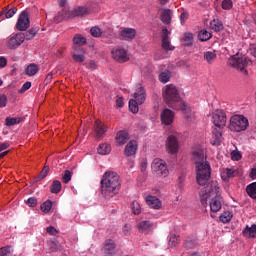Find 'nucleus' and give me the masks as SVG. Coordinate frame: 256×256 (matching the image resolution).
Listing matches in <instances>:
<instances>
[{
	"label": "nucleus",
	"instance_id": "1",
	"mask_svg": "<svg viewBox=\"0 0 256 256\" xmlns=\"http://www.w3.org/2000/svg\"><path fill=\"white\" fill-rule=\"evenodd\" d=\"M192 160L196 169V181L198 185L204 187L200 192V200L203 205H207L209 201L210 210L212 213L221 211V188L219 182L211 181V165L207 162L205 151L201 148H196L192 153ZM206 185V187H205Z\"/></svg>",
	"mask_w": 256,
	"mask_h": 256
},
{
	"label": "nucleus",
	"instance_id": "2",
	"mask_svg": "<svg viewBox=\"0 0 256 256\" xmlns=\"http://www.w3.org/2000/svg\"><path fill=\"white\" fill-rule=\"evenodd\" d=\"M162 97L167 105L174 111H183L184 117L188 123L195 121V113L191 111V107L179 96V90L173 84L164 86L162 89Z\"/></svg>",
	"mask_w": 256,
	"mask_h": 256
},
{
	"label": "nucleus",
	"instance_id": "3",
	"mask_svg": "<svg viewBox=\"0 0 256 256\" xmlns=\"http://www.w3.org/2000/svg\"><path fill=\"white\" fill-rule=\"evenodd\" d=\"M101 194L105 199H112L121 191V176L113 171L105 172L101 179Z\"/></svg>",
	"mask_w": 256,
	"mask_h": 256
},
{
	"label": "nucleus",
	"instance_id": "4",
	"mask_svg": "<svg viewBox=\"0 0 256 256\" xmlns=\"http://www.w3.org/2000/svg\"><path fill=\"white\" fill-rule=\"evenodd\" d=\"M132 97L133 98L129 101V111H131V113H139V105H143L147 99V92L145 91V88H143V85H136Z\"/></svg>",
	"mask_w": 256,
	"mask_h": 256
},
{
	"label": "nucleus",
	"instance_id": "5",
	"mask_svg": "<svg viewBox=\"0 0 256 256\" xmlns=\"http://www.w3.org/2000/svg\"><path fill=\"white\" fill-rule=\"evenodd\" d=\"M229 65L237 71H240L242 75H248L247 67L253 65V62L247 58L245 55L236 54L229 58L228 60Z\"/></svg>",
	"mask_w": 256,
	"mask_h": 256
},
{
	"label": "nucleus",
	"instance_id": "6",
	"mask_svg": "<svg viewBox=\"0 0 256 256\" xmlns=\"http://www.w3.org/2000/svg\"><path fill=\"white\" fill-rule=\"evenodd\" d=\"M249 128V119L241 114H235L231 116L229 122V129L234 133H241L247 131Z\"/></svg>",
	"mask_w": 256,
	"mask_h": 256
},
{
	"label": "nucleus",
	"instance_id": "7",
	"mask_svg": "<svg viewBox=\"0 0 256 256\" xmlns=\"http://www.w3.org/2000/svg\"><path fill=\"white\" fill-rule=\"evenodd\" d=\"M89 13H91V7L78 6L72 10L71 15H69L67 11L63 10L62 14L54 18V21L56 23H61V21H63V19H67V17H85V15H89Z\"/></svg>",
	"mask_w": 256,
	"mask_h": 256
},
{
	"label": "nucleus",
	"instance_id": "8",
	"mask_svg": "<svg viewBox=\"0 0 256 256\" xmlns=\"http://www.w3.org/2000/svg\"><path fill=\"white\" fill-rule=\"evenodd\" d=\"M28 33L32 36H25L24 33H17L10 36L6 42L8 49H17V47H21V44L25 42V39H33V37H35V33H33V30H29Z\"/></svg>",
	"mask_w": 256,
	"mask_h": 256
},
{
	"label": "nucleus",
	"instance_id": "9",
	"mask_svg": "<svg viewBox=\"0 0 256 256\" xmlns=\"http://www.w3.org/2000/svg\"><path fill=\"white\" fill-rule=\"evenodd\" d=\"M151 167L157 177H169V168H167V163L163 159L155 158Z\"/></svg>",
	"mask_w": 256,
	"mask_h": 256
},
{
	"label": "nucleus",
	"instance_id": "10",
	"mask_svg": "<svg viewBox=\"0 0 256 256\" xmlns=\"http://www.w3.org/2000/svg\"><path fill=\"white\" fill-rule=\"evenodd\" d=\"M211 121L217 129H223L227 125V115L223 110H215L211 113Z\"/></svg>",
	"mask_w": 256,
	"mask_h": 256
},
{
	"label": "nucleus",
	"instance_id": "11",
	"mask_svg": "<svg viewBox=\"0 0 256 256\" xmlns=\"http://www.w3.org/2000/svg\"><path fill=\"white\" fill-rule=\"evenodd\" d=\"M112 59L118 63H127L129 61V54L124 48H113L111 51Z\"/></svg>",
	"mask_w": 256,
	"mask_h": 256
},
{
	"label": "nucleus",
	"instance_id": "12",
	"mask_svg": "<svg viewBox=\"0 0 256 256\" xmlns=\"http://www.w3.org/2000/svg\"><path fill=\"white\" fill-rule=\"evenodd\" d=\"M30 25L31 21L29 20V13H27V11L21 12L16 23V29L18 31H27Z\"/></svg>",
	"mask_w": 256,
	"mask_h": 256
},
{
	"label": "nucleus",
	"instance_id": "13",
	"mask_svg": "<svg viewBox=\"0 0 256 256\" xmlns=\"http://www.w3.org/2000/svg\"><path fill=\"white\" fill-rule=\"evenodd\" d=\"M166 151L169 155H176L179 153V140L174 135L168 136L166 139Z\"/></svg>",
	"mask_w": 256,
	"mask_h": 256
},
{
	"label": "nucleus",
	"instance_id": "14",
	"mask_svg": "<svg viewBox=\"0 0 256 256\" xmlns=\"http://www.w3.org/2000/svg\"><path fill=\"white\" fill-rule=\"evenodd\" d=\"M107 125L103 123L101 120H96L94 123V134L96 139H103L105 134L107 133Z\"/></svg>",
	"mask_w": 256,
	"mask_h": 256
},
{
	"label": "nucleus",
	"instance_id": "15",
	"mask_svg": "<svg viewBox=\"0 0 256 256\" xmlns=\"http://www.w3.org/2000/svg\"><path fill=\"white\" fill-rule=\"evenodd\" d=\"M160 120L162 125H172L173 121H175V113L166 108L161 112Z\"/></svg>",
	"mask_w": 256,
	"mask_h": 256
},
{
	"label": "nucleus",
	"instance_id": "16",
	"mask_svg": "<svg viewBox=\"0 0 256 256\" xmlns=\"http://www.w3.org/2000/svg\"><path fill=\"white\" fill-rule=\"evenodd\" d=\"M136 227L140 233L149 235V233L155 229V224H153L151 221L144 220L139 222Z\"/></svg>",
	"mask_w": 256,
	"mask_h": 256
},
{
	"label": "nucleus",
	"instance_id": "17",
	"mask_svg": "<svg viewBox=\"0 0 256 256\" xmlns=\"http://www.w3.org/2000/svg\"><path fill=\"white\" fill-rule=\"evenodd\" d=\"M169 35H171V32L167 30V28L162 29V49L164 51H173L175 47L171 45V40L169 39Z\"/></svg>",
	"mask_w": 256,
	"mask_h": 256
},
{
	"label": "nucleus",
	"instance_id": "18",
	"mask_svg": "<svg viewBox=\"0 0 256 256\" xmlns=\"http://www.w3.org/2000/svg\"><path fill=\"white\" fill-rule=\"evenodd\" d=\"M136 35L137 30H135V28H123L120 31L119 37L122 41H132V39H135Z\"/></svg>",
	"mask_w": 256,
	"mask_h": 256
},
{
	"label": "nucleus",
	"instance_id": "19",
	"mask_svg": "<svg viewBox=\"0 0 256 256\" xmlns=\"http://www.w3.org/2000/svg\"><path fill=\"white\" fill-rule=\"evenodd\" d=\"M72 59L76 63H83V61H85V49L79 46H74L72 51Z\"/></svg>",
	"mask_w": 256,
	"mask_h": 256
},
{
	"label": "nucleus",
	"instance_id": "20",
	"mask_svg": "<svg viewBox=\"0 0 256 256\" xmlns=\"http://www.w3.org/2000/svg\"><path fill=\"white\" fill-rule=\"evenodd\" d=\"M137 141L131 140L124 149V155L126 157H133V155H136L137 149H138Z\"/></svg>",
	"mask_w": 256,
	"mask_h": 256
},
{
	"label": "nucleus",
	"instance_id": "21",
	"mask_svg": "<svg viewBox=\"0 0 256 256\" xmlns=\"http://www.w3.org/2000/svg\"><path fill=\"white\" fill-rule=\"evenodd\" d=\"M128 139H129V133H127V131L125 130H120L119 132H117L115 136V144L118 147H121L125 145V143H127Z\"/></svg>",
	"mask_w": 256,
	"mask_h": 256
},
{
	"label": "nucleus",
	"instance_id": "22",
	"mask_svg": "<svg viewBox=\"0 0 256 256\" xmlns=\"http://www.w3.org/2000/svg\"><path fill=\"white\" fill-rule=\"evenodd\" d=\"M104 256H113L115 254V242L113 240H107L102 249Z\"/></svg>",
	"mask_w": 256,
	"mask_h": 256
},
{
	"label": "nucleus",
	"instance_id": "23",
	"mask_svg": "<svg viewBox=\"0 0 256 256\" xmlns=\"http://www.w3.org/2000/svg\"><path fill=\"white\" fill-rule=\"evenodd\" d=\"M221 141H223V133L221 129L215 128L212 132L211 144L218 146L221 145Z\"/></svg>",
	"mask_w": 256,
	"mask_h": 256
},
{
	"label": "nucleus",
	"instance_id": "24",
	"mask_svg": "<svg viewBox=\"0 0 256 256\" xmlns=\"http://www.w3.org/2000/svg\"><path fill=\"white\" fill-rule=\"evenodd\" d=\"M145 201L148 207H151V209H161V200H159L157 197L147 196Z\"/></svg>",
	"mask_w": 256,
	"mask_h": 256
},
{
	"label": "nucleus",
	"instance_id": "25",
	"mask_svg": "<svg viewBox=\"0 0 256 256\" xmlns=\"http://www.w3.org/2000/svg\"><path fill=\"white\" fill-rule=\"evenodd\" d=\"M160 19L164 25H170L173 19V11L171 9H164L160 15Z\"/></svg>",
	"mask_w": 256,
	"mask_h": 256
},
{
	"label": "nucleus",
	"instance_id": "26",
	"mask_svg": "<svg viewBox=\"0 0 256 256\" xmlns=\"http://www.w3.org/2000/svg\"><path fill=\"white\" fill-rule=\"evenodd\" d=\"M244 237L247 239H255L256 238V224H252L251 226H246L243 230Z\"/></svg>",
	"mask_w": 256,
	"mask_h": 256
},
{
	"label": "nucleus",
	"instance_id": "27",
	"mask_svg": "<svg viewBox=\"0 0 256 256\" xmlns=\"http://www.w3.org/2000/svg\"><path fill=\"white\" fill-rule=\"evenodd\" d=\"M235 175H237V171L234 169L225 168L221 171V178L223 181H229V179H231V177H235Z\"/></svg>",
	"mask_w": 256,
	"mask_h": 256
},
{
	"label": "nucleus",
	"instance_id": "28",
	"mask_svg": "<svg viewBox=\"0 0 256 256\" xmlns=\"http://www.w3.org/2000/svg\"><path fill=\"white\" fill-rule=\"evenodd\" d=\"M210 29H212V31H215L216 33H219V31H223V22L218 18L212 20L210 22Z\"/></svg>",
	"mask_w": 256,
	"mask_h": 256
},
{
	"label": "nucleus",
	"instance_id": "29",
	"mask_svg": "<svg viewBox=\"0 0 256 256\" xmlns=\"http://www.w3.org/2000/svg\"><path fill=\"white\" fill-rule=\"evenodd\" d=\"M215 59H217V54L215 53V50L204 52V61H206L209 65L215 63Z\"/></svg>",
	"mask_w": 256,
	"mask_h": 256
},
{
	"label": "nucleus",
	"instance_id": "30",
	"mask_svg": "<svg viewBox=\"0 0 256 256\" xmlns=\"http://www.w3.org/2000/svg\"><path fill=\"white\" fill-rule=\"evenodd\" d=\"M99 155H109L111 153V145L107 143H102L97 149Z\"/></svg>",
	"mask_w": 256,
	"mask_h": 256
},
{
	"label": "nucleus",
	"instance_id": "31",
	"mask_svg": "<svg viewBox=\"0 0 256 256\" xmlns=\"http://www.w3.org/2000/svg\"><path fill=\"white\" fill-rule=\"evenodd\" d=\"M15 13H17V8H11L9 10L4 9L0 12V17H2V19H11Z\"/></svg>",
	"mask_w": 256,
	"mask_h": 256
},
{
	"label": "nucleus",
	"instance_id": "32",
	"mask_svg": "<svg viewBox=\"0 0 256 256\" xmlns=\"http://www.w3.org/2000/svg\"><path fill=\"white\" fill-rule=\"evenodd\" d=\"M39 72V66L36 64H29L25 70L26 75L29 77H33V75H37Z\"/></svg>",
	"mask_w": 256,
	"mask_h": 256
},
{
	"label": "nucleus",
	"instance_id": "33",
	"mask_svg": "<svg viewBox=\"0 0 256 256\" xmlns=\"http://www.w3.org/2000/svg\"><path fill=\"white\" fill-rule=\"evenodd\" d=\"M219 219L221 223H229L233 219V212L226 211L220 215Z\"/></svg>",
	"mask_w": 256,
	"mask_h": 256
},
{
	"label": "nucleus",
	"instance_id": "34",
	"mask_svg": "<svg viewBox=\"0 0 256 256\" xmlns=\"http://www.w3.org/2000/svg\"><path fill=\"white\" fill-rule=\"evenodd\" d=\"M181 243V238L175 234L170 235L168 245L169 247H177Z\"/></svg>",
	"mask_w": 256,
	"mask_h": 256
},
{
	"label": "nucleus",
	"instance_id": "35",
	"mask_svg": "<svg viewBox=\"0 0 256 256\" xmlns=\"http://www.w3.org/2000/svg\"><path fill=\"white\" fill-rule=\"evenodd\" d=\"M158 79L160 83H169L171 79V72L170 71L161 72L158 76Z\"/></svg>",
	"mask_w": 256,
	"mask_h": 256
},
{
	"label": "nucleus",
	"instance_id": "36",
	"mask_svg": "<svg viewBox=\"0 0 256 256\" xmlns=\"http://www.w3.org/2000/svg\"><path fill=\"white\" fill-rule=\"evenodd\" d=\"M61 182L59 180H54L52 185L50 186L51 193L58 194L61 193Z\"/></svg>",
	"mask_w": 256,
	"mask_h": 256
},
{
	"label": "nucleus",
	"instance_id": "37",
	"mask_svg": "<svg viewBox=\"0 0 256 256\" xmlns=\"http://www.w3.org/2000/svg\"><path fill=\"white\" fill-rule=\"evenodd\" d=\"M73 43L74 45H78V47H81V45H85V43H87V39L81 34H76L73 38Z\"/></svg>",
	"mask_w": 256,
	"mask_h": 256
},
{
	"label": "nucleus",
	"instance_id": "38",
	"mask_svg": "<svg viewBox=\"0 0 256 256\" xmlns=\"http://www.w3.org/2000/svg\"><path fill=\"white\" fill-rule=\"evenodd\" d=\"M246 191L249 197H251L252 199H256V182L248 185Z\"/></svg>",
	"mask_w": 256,
	"mask_h": 256
},
{
	"label": "nucleus",
	"instance_id": "39",
	"mask_svg": "<svg viewBox=\"0 0 256 256\" xmlns=\"http://www.w3.org/2000/svg\"><path fill=\"white\" fill-rule=\"evenodd\" d=\"M212 35L209 31L207 30H202L198 33V39L199 41H209L211 39Z\"/></svg>",
	"mask_w": 256,
	"mask_h": 256
},
{
	"label": "nucleus",
	"instance_id": "40",
	"mask_svg": "<svg viewBox=\"0 0 256 256\" xmlns=\"http://www.w3.org/2000/svg\"><path fill=\"white\" fill-rule=\"evenodd\" d=\"M197 245H199V242L197 241V239H187L184 242L185 249H195Z\"/></svg>",
	"mask_w": 256,
	"mask_h": 256
},
{
	"label": "nucleus",
	"instance_id": "41",
	"mask_svg": "<svg viewBox=\"0 0 256 256\" xmlns=\"http://www.w3.org/2000/svg\"><path fill=\"white\" fill-rule=\"evenodd\" d=\"M52 207H53V202H51V200H47L43 204H41L40 209L43 213H49Z\"/></svg>",
	"mask_w": 256,
	"mask_h": 256
},
{
	"label": "nucleus",
	"instance_id": "42",
	"mask_svg": "<svg viewBox=\"0 0 256 256\" xmlns=\"http://www.w3.org/2000/svg\"><path fill=\"white\" fill-rule=\"evenodd\" d=\"M183 42L185 47H191V45H193V34L191 33L184 34Z\"/></svg>",
	"mask_w": 256,
	"mask_h": 256
},
{
	"label": "nucleus",
	"instance_id": "43",
	"mask_svg": "<svg viewBox=\"0 0 256 256\" xmlns=\"http://www.w3.org/2000/svg\"><path fill=\"white\" fill-rule=\"evenodd\" d=\"M131 209L134 215H141V204H139L138 201H133L131 203Z\"/></svg>",
	"mask_w": 256,
	"mask_h": 256
},
{
	"label": "nucleus",
	"instance_id": "44",
	"mask_svg": "<svg viewBox=\"0 0 256 256\" xmlns=\"http://www.w3.org/2000/svg\"><path fill=\"white\" fill-rule=\"evenodd\" d=\"M21 123V118H12V117H7L5 120V125L8 127H11L13 125H17Z\"/></svg>",
	"mask_w": 256,
	"mask_h": 256
},
{
	"label": "nucleus",
	"instance_id": "45",
	"mask_svg": "<svg viewBox=\"0 0 256 256\" xmlns=\"http://www.w3.org/2000/svg\"><path fill=\"white\" fill-rule=\"evenodd\" d=\"M13 254V247L4 246L0 248V256H9Z\"/></svg>",
	"mask_w": 256,
	"mask_h": 256
},
{
	"label": "nucleus",
	"instance_id": "46",
	"mask_svg": "<svg viewBox=\"0 0 256 256\" xmlns=\"http://www.w3.org/2000/svg\"><path fill=\"white\" fill-rule=\"evenodd\" d=\"M90 33L92 35V37H96L99 38L103 35V30H101V28L94 26L90 29Z\"/></svg>",
	"mask_w": 256,
	"mask_h": 256
},
{
	"label": "nucleus",
	"instance_id": "47",
	"mask_svg": "<svg viewBox=\"0 0 256 256\" xmlns=\"http://www.w3.org/2000/svg\"><path fill=\"white\" fill-rule=\"evenodd\" d=\"M73 177V172L66 170L62 174V181L63 183H69L71 181V178Z\"/></svg>",
	"mask_w": 256,
	"mask_h": 256
},
{
	"label": "nucleus",
	"instance_id": "48",
	"mask_svg": "<svg viewBox=\"0 0 256 256\" xmlns=\"http://www.w3.org/2000/svg\"><path fill=\"white\" fill-rule=\"evenodd\" d=\"M221 7L225 11H229L230 9H233V0H223Z\"/></svg>",
	"mask_w": 256,
	"mask_h": 256
},
{
	"label": "nucleus",
	"instance_id": "49",
	"mask_svg": "<svg viewBox=\"0 0 256 256\" xmlns=\"http://www.w3.org/2000/svg\"><path fill=\"white\" fill-rule=\"evenodd\" d=\"M231 159L232 161H241L243 155L238 150H233L231 153Z\"/></svg>",
	"mask_w": 256,
	"mask_h": 256
},
{
	"label": "nucleus",
	"instance_id": "50",
	"mask_svg": "<svg viewBox=\"0 0 256 256\" xmlns=\"http://www.w3.org/2000/svg\"><path fill=\"white\" fill-rule=\"evenodd\" d=\"M47 175H49V167L48 166H44V168L42 169V171L39 174V179H45V177H47Z\"/></svg>",
	"mask_w": 256,
	"mask_h": 256
},
{
	"label": "nucleus",
	"instance_id": "51",
	"mask_svg": "<svg viewBox=\"0 0 256 256\" xmlns=\"http://www.w3.org/2000/svg\"><path fill=\"white\" fill-rule=\"evenodd\" d=\"M7 107V96L0 94V109Z\"/></svg>",
	"mask_w": 256,
	"mask_h": 256
},
{
	"label": "nucleus",
	"instance_id": "52",
	"mask_svg": "<svg viewBox=\"0 0 256 256\" xmlns=\"http://www.w3.org/2000/svg\"><path fill=\"white\" fill-rule=\"evenodd\" d=\"M122 233L126 236L130 235L131 234V225H129V224L124 225L122 228Z\"/></svg>",
	"mask_w": 256,
	"mask_h": 256
},
{
	"label": "nucleus",
	"instance_id": "53",
	"mask_svg": "<svg viewBox=\"0 0 256 256\" xmlns=\"http://www.w3.org/2000/svg\"><path fill=\"white\" fill-rule=\"evenodd\" d=\"M187 19H189V13L182 12L181 15H180L181 24L185 25V21H187Z\"/></svg>",
	"mask_w": 256,
	"mask_h": 256
},
{
	"label": "nucleus",
	"instance_id": "54",
	"mask_svg": "<svg viewBox=\"0 0 256 256\" xmlns=\"http://www.w3.org/2000/svg\"><path fill=\"white\" fill-rule=\"evenodd\" d=\"M31 89V82H25L20 89V93H25V91H29Z\"/></svg>",
	"mask_w": 256,
	"mask_h": 256
},
{
	"label": "nucleus",
	"instance_id": "55",
	"mask_svg": "<svg viewBox=\"0 0 256 256\" xmlns=\"http://www.w3.org/2000/svg\"><path fill=\"white\" fill-rule=\"evenodd\" d=\"M26 203L29 205V207H35L37 205V199L35 198H29Z\"/></svg>",
	"mask_w": 256,
	"mask_h": 256
},
{
	"label": "nucleus",
	"instance_id": "56",
	"mask_svg": "<svg viewBox=\"0 0 256 256\" xmlns=\"http://www.w3.org/2000/svg\"><path fill=\"white\" fill-rule=\"evenodd\" d=\"M47 233H49V235H57V233H59L57 231V229H55V227L50 226L46 229Z\"/></svg>",
	"mask_w": 256,
	"mask_h": 256
},
{
	"label": "nucleus",
	"instance_id": "57",
	"mask_svg": "<svg viewBox=\"0 0 256 256\" xmlns=\"http://www.w3.org/2000/svg\"><path fill=\"white\" fill-rule=\"evenodd\" d=\"M123 105H124L123 97H118L116 100V107H123Z\"/></svg>",
	"mask_w": 256,
	"mask_h": 256
},
{
	"label": "nucleus",
	"instance_id": "58",
	"mask_svg": "<svg viewBox=\"0 0 256 256\" xmlns=\"http://www.w3.org/2000/svg\"><path fill=\"white\" fill-rule=\"evenodd\" d=\"M250 177L251 179H256V165L251 169Z\"/></svg>",
	"mask_w": 256,
	"mask_h": 256
},
{
	"label": "nucleus",
	"instance_id": "59",
	"mask_svg": "<svg viewBox=\"0 0 256 256\" xmlns=\"http://www.w3.org/2000/svg\"><path fill=\"white\" fill-rule=\"evenodd\" d=\"M5 149H9V144L8 143L0 144V153L1 151H5Z\"/></svg>",
	"mask_w": 256,
	"mask_h": 256
},
{
	"label": "nucleus",
	"instance_id": "60",
	"mask_svg": "<svg viewBox=\"0 0 256 256\" xmlns=\"http://www.w3.org/2000/svg\"><path fill=\"white\" fill-rule=\"evenodd\" d=\"M7 65V59L0 57V67H5Z\"/></svg>",
	"mask_w": 256,
	"mask_h": 256
},
{
	"label": "nucleus",
	"instance_id": "61",
	"mask_svg": "<svg viewBox=\"0 0 256 256\" xmlns=\"http://www.w3.org/2000/svg\"><path fill=\"white\" fill-rule=\"evenodd\" d=\"M147 169V160H143L141 164V171H145Z\"/></svg>",
	"mask_w": 256,
	"mask_h": 256
},
{
	"label": "nucleus",
	"instance_id": "62",
	"mask_svg": "<svg viewBox=\"0 0 256 256\" xmlns=\"http://www.w3.org/2000/svg\"><path fill=\"white\" fill-rule=\"evenodd\" d=\"M250 51H251V55H253V57H256V45H253V46L250 48Z\"/></svg>",
	"mask_w": 256,
	"mask_h": 256
},
{
	"label": "nucleus",
	"instance_id": "63",
	"mask_svg": "<svg viewBox=\"0 0 256 256\" xmlns=\"http://www.w3.org/2000/svg\"><path fill=\"white\" fill-rule=\"evenodd\" d=\"M66 3H67V0H60L59 5L60 7H65Z\"/></svg>",
	"mask_w": 256,
	"mask_h": 256
},
{
	"label": "nucleus",
	"instance_id": "64",
	"mask_svg": "<svg viewBox=\"0 0 256 256\" xmlns=\"http://www.w3.org/2000/svg\"><path fill=\"white\" fill-rule=\"evenodd\" d=\"M158 1H159L160 5H167V2L169 0H158Z\"/></svg>",
	"mask_w": 256,
	"mask_h": 256
}]
</instances>
